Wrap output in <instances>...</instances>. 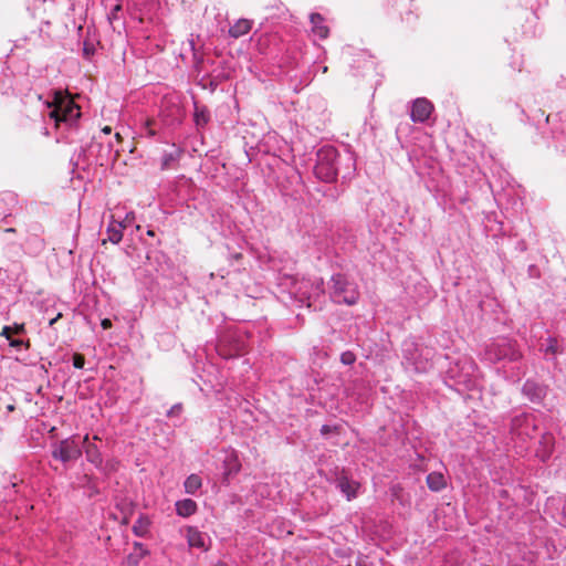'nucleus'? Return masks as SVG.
Returning <instances> with one entry per match:
<instances>
[{"label": "nucleus", "mask_w": 566, "mask_h": 566, "mask_svg": "<svg viewBox=\"0 0 566 566\" xmlns=\"http://www.w3.org/2000/svg\"><path fill=\"white\" fill-rule=\"evenodd\" d=\"M281 285L286 289L291 298L301 305L317 308L316 303L321 305V300L325 295L324 280L318 276L305 277L286 275L283 277Z\"/></svg>", "instance_id": "f257e3e1"}, {"label": "nucleus", "mask_w": 566, "mask_h": 566, "mask_svg": "<svg viewBox=\"0 0 566 566\" xmlns=\"http://www.w3.org/2000/svg\"><path fill=\"white\" fill-rule=\"evenodd\" d=\"M50 108L49 117L54 120L59 127L61 123L72 127L81 117L80 106L70 97L67 92L55 90L52 92V99L44 102Z\"/></svg>", "instance_id": "f03ea898"}, {"label": "nucleus", "mask_w": 566, "mask_h": 566, "mask_svg": "<svg viewBox=\"0 0 566 566\" xmlns=\"http://www.w3.org/2000/svg\"><path fill=\"white\" fill-rule=\"evenodd\" d=\"M482 359L491 364L518 363L523 359V353L516 340L499 337L485 344Z\"/></svg>", "instance_id": "7ed1b4c3"}, {"label": "nucleus", "mask_w": 566, "mask_h": 566, "mask_svg": "<svg viewBox=\"0 0 566 566\" xmlns=\"http://www.w3.org/2000/svg\"><path fill=\"white\" fill-rule=\"evenodd\" d=\"M478 365L472 358H460L447 370V378L452 381L450 387H454L459 392L473 390L478 385Z\"/></svg>", "instance_id": "20e7f679"}, {"label": "nucleus", "mask_w": 566, "mask_h": 566, "mask_svg": "<svg viewBox=\"0 0 566 566\" xmlns=\"http://www.w3.org/2000/svg\"><path fill=\"white\" fill-rule=\"evenodd\" d=\"M328 290L329 298L337 304L352 306L359 300L357 284L342 273L332 275Z\"/></svg>", "instance_id": "39448f33"}, {"label": "nucleus", "mask_w": 566, "mask_h": 566, "mask_svg": "<svg viewBox=\"0 0 566 566\" xmlns=\"http://www.w3.org/2000/svg\"><path fill=\"white\" fill-rule=\"evenodd\" d=\"M402 355L406 365L417 373H426L432 367V349L413 340H405Z\"/></svg>", "instance_id": "423d86ee"}, {"label": "nucleus", "mask_w": 566, "mask_h": 566, "mask_svg": "<svg viewBox=\"0 0 566 566\" xmlns=\"http://www.w3.org/2000/svg\"><path fill=\"white\" fill-rule=\"evenodd\" d=\"M339 154L333 146H324L317 151L315 176L325 182H333L338 175Z\"/></svg>", "instance_id": "0eeeda50"}, {"label": "nucleus", "mask_w": 566, "mask_h": 566, "mask_svg": "<svg viewBox=\"0 0 566 566\" xmlns=\"http://www.w3.org/2000/svg\"><path fill=\"white\" fill-rule=\"evenodd\" d=\"M245 350L244 338L233 332L224 333L217 344L218 354L228 359L242 354Z\"/></svg>", "instance_id": "6e6552de"}, {"label": "nucleus", "mask_w": 566, "mask_h": 566, "mask_svg": "<svg viewBox=\"0 0 566 566\" xmlns=\"http://www.w3.org/2000/svg\"><path fill=\"white\" fill-rule=\"evenodd\" d=\"M537 430V421L535 416L530 413H521L515 416L511 421V434L522 440L531 439Z\"/></svg>", "instance_id": "1a4fd4ad"}, {"label": "nucleus", "mask_w": 566, "mask_h": 566, "mask_svg": "<svg viewBox=\"0 0 566 566\" xmlns=\"http://www.w3.org/2000/svg\"><path fill=\"white\" fill-rule=\"evenodd\" d=\"M82 450L74 438H67L53 444L52 457L63 463L77 460Z\"/></svg>", "instance_id": "9d476101"}, {"label": "nucleus", "mask_w": 566, "mask_h": 566, "mask_svg": "<svg viewBox=\"0 0 566 566\" xmlns=\"http://www.w3.org/2000/svg\"><path fill=\"white\" fill-rule=\"evenodd\" d=\"M159 116L166 126L180 124L184 117V109L175 97H165L160 105Z\"/></svg>", "instance_id": "9b49d317"}, {"label": "nucleus", "mask_w": 566, "mask_h": 566, "mask_svg": "<svg viewBox=\"0 0 566 566\" xmlns=\"http://www.w3.org/2000/svg\"><path fill=\"white\" fill-rule=\"evenodd\" d=\"M335 484L348 501L357 497L360 483L353 480L345 470L336 474Z\"/></svg>", "instance_id": "f8f14e48"}, {"label": "nucleus", "mask_w": 566, "mask_h": 566, "mask_svg": "<svg viewBox=\"0 0 566 566\" xmlns=\"http://www.w3.org/2000/svg\"><path fill=\"white\" fill-rule=\"evenodd\" d=\"M28 237L25 243L31 245L35 252H41L45 248V241L43 239L44 228L38 221H32L28 224Z\"/></svg>", "instance_id": "ddd939ff"}, {"label": "nucleus", "mask_w": 566, "mask_h": 566, "mask_svg": "<svg viewBox=\"0 0 566 566\" xmlns=\"http://www.w3.org/2000/svg\"><path fill=\"white\" fill-rule=\"evenodd\" d=\"M99 440L98 436H93V441L90 440L88 434L83 438V449L85 452L86 460L92 463L95 468L102 469L103 457L99 448L95 441Z\"/></svg>", "instance_id": "4468645a"}, {"label": "nucleus", "mask_w": 566, "mask_h": 566, "mask_svg": "<svg viewBox=\"0 0 566 566\" xmlns=\"http://www.w3.org/2000/svg\"><path fill=\"white\" fill-rule=\"evenodd\" d=\"M522 392L532 402L539 403L546 397L547 388L533 379H527L522 387Z\"/></svg>", "instance_id": "2eb2a0df"}, {"label": "nucleus", "mask_w": 566, "mask_h": 566, "mask_svg": "<svg viewBox=\"0 0 566 566\" xmlns=\"http://www.w3.org/2000/svg\"><path fill=\"white\" fill-rule=\"evenodd\" d=\"M433 109L432 104L426 98H417L411 107L410 117L415 123L426 122Z\"/></svg>", "instance_id": "dca6fc26"}, {"label": "nucleus", "mask_w": 566, "mask_h": 566, "mask_svg": "<svg viewBox=\"0 0 566 566\" xmlns=\"http://www.w3.org/2000/svg\"><path fill=\"white\" fill-rule=\"evenodd\" d=\"M555 438L551 432H544L538 442L536 449V457L542 461L546 462L554 451Z\"/></svg>", "instance_id": "f3484780"}, {"label": "nucleus", "mask_w": 566, "mask_h": 566, "mask_svg": "<svg viewBox=\"0 0 566 566\" xmlns=\"http://www.w3.org/2000/svg\"><path fill=\"white\" fill-rule=\"evenodd\" d=\"M188 545L190 547L199 548L201 551H208L207 546V539L208 536L200 532L197 527L189 526L187 527V535H186Z\"/></svg>", "instance_id": "a211bd4d"}, {"label": "nucleus", "mask_w": 566, "mask_h": 566, "mask_svg": "<svg viewBox=\"0 0 566 566\" xmlns=\"http://www.w3.org/2000/svg\"><path fill=\"white\" fill-rule=\"evenodd\" d=\"M182 149L175 147L171 151H165L161 157V170L175 169L181 158Z\"/></svg>", "instance_id": "6ab92c4d"}, {"label": "nucleus", "mask_w": 566, "mask_h": 566, "mask_svg": "<svg viewBox=\"0 0 566 566\" xmlns=\"http://www.w3.org/2000/svg\"><path fill=\"white\" fill-rule=\"evenodd\" d=\"M539 350L544 353L546 357L555 359L558 354L562 353V348L558 345L556 337L549 336L541 345Z\"/></svg>", "instance_id": "aec40b11"}, {"label": "nucleus", "mask_w": 566, "mask_h": 566, "mask_svg": "<svg viewBox=\"0 0 566 566\" xmlns=\"http://www.w3.org/2000/svg\"><path fill=\"white\" fill-rule=\"evenodd\" d=\"M197 503L191 499H184L176 502V512L179 516L188 517L197 512Z\"/></svg>", "instance_id": "412c9836"}, {"label": "nucleus", "mask_w": 566, "mask_h": 566, "mask_svg": "<svg viewBox=\"0 0 566 566\" xmlns=\"http://www.w3.org/2000/svg\"><path fill=\"white\" fill-rule=\"evenodd\" d=\"M312 30L321 39L328 35V28L324 25V18L319 13H312L311 17Z\"/></svg>", "instance_id": "4be33fe9"}, {"label": "nucleus", "mask_w": 566, "mask_h": 566, "mask_svg": "<svg viewBox=\"0 0 566 566\" xmlns=\"http://www.w3.org/2000/svg\"><path fill=\"white\" fill-rule=\"evenodd\" d=\"M427 485L433 492H439L446 488L444 475L440 472H431L427 475Z\"/></svg>", "instance_id": "5701e85b"}, {"label": "nucleus", "mask_w": 566, "mask_h": 566, "mask_svg": "<svg viewBox=\"0 0 566 566\" xmlns=\"http://www.w3.org/2000/svg\"><path fill=\"white\" fill-rule=\"evenodd\" d=\"M252 28V24L247 19L238 20L232 27L229 29L230 36L238 39L240 36L245 35Z\"/></svg>", "instance_id": "b1692460"}, {"label": "nucleus", "mask_w": 566, "mask_h": 566, "mask_svg": "<svg viewBox=\"0 0 566 566\" xmlns=\"http://www.w3.org/2000/svg\"><path fill=\"white\" fill-rule=\"evenodd\" d=\"M150 520L146 515H140L133 525V533L138 537H146L149 533Z\"/></svg>", "instance_id": "393cba45"}, {"label": "nucleus", "mask_w": 566, "mask_h": 566, "mask_svg": "<svg viewBox=\"0 0 566 566\" xmlns=\"http://www.w3.org/2000/svg\"><path fill=\"white\" fill-rule=\"evenodd\" d=\"M123 228L122 223L112 222L107 228V240L114 244H117L123 239Z\"/></svg>", "instance_id": "a878e982"}, {"label": "nucleus", "mask_w": 566, "mask_h": 566, "mask_svg": "<svg viewBox=\"0 0 566 566\" xmlns=\"http://www.w3.org/2000/svg\"><path fill=\"white\" fill-rule=\"evenodd\" d=\"M210 119L209 111L202 106H198L195 104V113H193V120L197 127H203L208 124Z\"/></svg>", "instance_id": "bb28decb"}, {"label": "nucleus", "mask_w": 566, "mask_h": 566, "mask_svg": "<svg viewBox=\"0 0 566 566\" xmlns=\"http://www.w3.org/2000/svg\"><path fill=\"white\" fill-rule=\"evenodd\" d=\"M202 481L201 478L197 474L189 475L185 483V491L188 494H195L201 488Z\"/></svg>", "instance_id": "cd10ccee"}, {"label": "nucleus", "mask_w": 566, "mask_h": 566, "mask_svg": "<svg viewBox=\"0 0 566 566\" xmlns=\"http://www.w3.org/2000/svg\"><path fill=\"white\" fill-rule=\"evenodd\" d=\"M156 122L154 119H147L144 124L143 132L149 136L154 137L157 134V130L155 129Z\"/></svg>", "instance_id": "c85d7f7f"}, {"label": "nucleus", "mask_w": 566, "mask_h": 566, "mask_svg": "<svg viewBox=\"0 0 566 566\" xmlns=\"http://www.w3.org/2000/svg\"><path fill=\"white\" fill-rule=\"evenodd\" d=\"M340 361L344 365L350 366L356 361V355L350 350H346V352L342 353Z\"/></svg>", "instance_id": "c756f323"}, {"label": "nucleus", "mask_w": 566, "mask_h": 566, "mask_svg": "<svg viewBox=\"0 0 566 566\" xmlns=\"http://www.w3.org/2000/svg\"><path fill=\"white\" fill-rule=\"evenodd\" d=\"M134 548L136 551L134 555L138 556L139 558H144L149 554V551L139 542L134 543Z\"/></svg>", "instance_id": "7c9ffc66"}, {"label": "nucleus", "mask_w": 566, "mask_h": 566, "mask_svg": "<svg viewBox=\"0 0 566 566\" xmlns=\"http://www.w3.org/2000/svg\"><path fill=\"white\" fill-rule=\"evenodd\" d=\"M85 365V357L82 354L73 355V366L77 369H82Z\"/></svg>", "instance_id": "2f4dec72"}, {"label": "nucleus", "mask_w": 566, "mask_h": 566, "mask_svg": "<svg viewBox=\"0 0 566 566\" xmlns=\"http://www.w3.org/2000/svg\"><path fill=\"white\" fill-rule=\"evenodd\" d=\"M94 52H95L94 45L90 44L88 42H84L83 55L86 59H90L94 54Z\"/></svg>", "instance_id": "473e14b6"}, {"label": "nucleus", "mask_w": 566, "mask_h": 566, "mask_svg": "<svg viewBox=\"0 0 566 566\" xmlns=\"http://www.w3.org/2000/svg\"><path fill=\"white\" fill-rule=\"evenodd\" d=\"M142 558H139L138 556L134 555V554H130L127 556L126 558V564L125 566H138L139 562H140Z\"/></svg>", "instance_id": "72a5a7b5"}, {"label": "nucleus", "mask_w": 566, "mask_h": 566, "mask_svg": "<svg viewBox=\"0 0 566 566\" xmlns=\"http://www.w3.org/2000/svg\"><path fill=\"white\" fill-rule=\"evenodd\" d=\"M182 410V406L181 403H176L167 412V416L168 417H174V416H178Z\"/></svg>", "instance_id": "f704fd0d"}, {"label": "nucleus", "mask_w": 566, "mask_h": 566, "mask_svg": "<svg viewBox=\"0 0 566 566\" xmlns=\"http://www.w3.org/2000/svg\"><path fill=\"white\" fill-rule=\"evenodd\" d=\"M122 10V4H116L114 6V8L111 10V12L108 13V20L109 21H113V20H116L118 18V12Z\"/></svg>", "instance_id": "c9c22d12"}, {"label": "nucleus", "mask_w": 566, "mask_h": 566, "mask_svg": "<svg viewBox=\"0 0 566 566\" xmlns=\"http://www.w3.org/2000/svg\"><path fill=\"white\" fill-rule=\"evenodd\" d=\"M84 480H85L84 486H87V488L92 489V492H94V493L98 492L97 489L95 488V484L93 483V478L92 476L85 474L84 475Z\"/></svg>", "instance_id": "e433bc0d"}, {"label": "nucleus", "mask_w": 566, "mask_h": 566, "mask_svg": "<svg viewBox=\"0 0 566 566\" xmlns=\"http://www.w3.org/2000/svg\"><path fill=\"white\" fill-rule=\"evenodd\" d=\"M9 345H10L11 347L17 348V349H20L22 346H28V344H25V343H24V340H22V339H15V338H11V339L9 340Z\"/></svg>", "instance_id": "4c0bfd02"}, {"label": "nucleus", "mask_w": 566, "mask_h": 566, "mask_svg": "<svg viewBox=\"0 0 566 566\" xmlns=\"http://www.w3.org/2000/svg\"><path fill=\"white\" fill-rule=\"evenodd\" d=\"M1 335L4 336L8 340H10L12 337V327L11 326H4L2 328Z\"/></svg>", "instance_id": "58836bf2"}, {"label": "nucleus", "mask_w": 566, "mask_h": 566, "mask_svg": "<svg viewBox=\"0 0 566 566\" xmlns=\"http://www.w3.org/2000/svg\"><path fill=\"white\" fill-rule=\"evenodd\" d=\"M101 326L103 327V329H108L112 327V321L109 318H104L101 322Z\"/></svg>", "instance_id": "ea45409f"}, {"label": "nucleus", "mask_w": 566, "mask_h": 566, "mask_svg": "<svg viewBox=\"0 0 566 566\" xmlns=\"http://www.w3.org/2000/svg\"><path fill=\"white\" fill-rule=\"evenodd\" d=\"M24 332V326L23 325H18L15 324L13 327H12V333L14 334H21Z\"/></svg>", "instance_id": "a19ab883"}, {"label": "nucleus", "mask_w": 566, "mask_h": 566, "mask_svg": "<svg viewBox=\"0 0 566 566\" xmlns=\"http://www.w3.org/2000/svg\"><path fill=\"white\" fill-rule=\"evenodd\" d=\"M329 431H331V428H329V426H327V424H324V426L322 427V429H321V432H322L323 434H327Z\"/></svg>", "instance_id": "79ce46f5"}, {"label": "nucleus", "mask_w": 566, "mask_h": 566, "mask_svg": "<svg viewBox=\"0 0 566 566\" xmlns=\"http://www.w3.org/2000/svg\"><path fill=\"white\" fill-rule=\"evenodd\" d=\"M102 132H103L104 134L108 135V134H111L112 128H111L109 126H105V127L102 129Z\"/></svg>", "instance_id": "37998d69"}, {"label": "nucleus", "mask_w": 566, "mask_h": 566, "mask_svg": "<svg viewBox=\"0 0 566 566\" xmlns=\"http://www.w3.org/2000/svg\"><path fill=\"white\" fill-rule=\"evenodd\" d=\"M232 470H233L234 472H238V471L240 470V464H239L237 461H235V463H234V467H233V468H231V470H230V471H232Z\"/></svg>", "instance_id": "c03bdc74"}, {"label": "nucleus", "mask_w": 566, "mask_h": 566, "mask_svg": "<svg viewBox=\"0 0 566 566\" xmlns=\"http://www.w3.org/2000/svg\"><path fill=\"white\" fill-rule=\"evenodd\" d=\"M4 232H7V233H15V232H17V230H15L14 228H7V229L4 230Z\"/></svg>", "instance_id": "a18cd8bd"}, {"label": "nucleus", "mask_w": 566, "mask_h": 566, "mask_svg": "<svg viewBox=\"0 0 566 566\" xmlns=\"http://www.w3.org/2000/svg\"><path fill=\"white\" fill-rule=\"evenodd\" d=\"M212 566H228L224 562H217L216 564H213Z\"/></svg>", "instance_id": "49530a36"}, {"label": "nucleus", "mask_w": 566, "mask_h": 566, "mask_svg": "<svg viewBox=\"0 0 566 566\" xmlns=\"http://www.w3.org/2000/svg\"><path fill=\"white\" fill-rule=\"evenodd\" d=\"M60 317H61V314H59L55 318H52L50 321V325H53Z\"/></svg>", "instance_id": "de8ad7c7"}, {"label": "nucleus", "mask_w": 566, "mask_h": 566, "mask_svg": "<svg viewBox=\"0 0 566 566\" xmlns=\"http://www.w3.org/2000/svg\"><path fill=\"white\" fill-rule=\"evenodd\" d=\"M7 409H8V411H13L14 410V406L13 405H8Z\"/></svg>", "instance_id": "09e8293b"}, {"label": "nucleus", "mask_w": 566, "mask_h": 566, "mask_svg": "<svg viewBox=\"0 0 566 566\" xmlns=\"http://www.w3.org/2000/svg\"><path fill=\"white\" fill-rule=\"evenodd\" d=\"M147 234L150 235V237H154L155 235V232L153 230H148L147 231Z\"/></svg>", "instance_id": "8fccbe9b"}, {"label": "nucleus", "mask_w": 566, "mask_h": 566, "mask_svg": "<svg viewBox=\"0 0 566 566\" xmlns=\"http://www.w3.org/2000/svg\"><path fill=\"white\" fill-rule=\"evenodd\" d=\"M107 467H109V469H113V465H109V463H106V467H104V468L102 467L101 470H107Z\"/></svg>", "instance_id": "3c124183"}, {"label": "nucleus", "mask_w": 566, "mask_h": 566, "mask_svg": "<svg viewBox=\"0 0 566 566\" xmlns=\"http://www.w3.org/2000/svg\"><path fill=\"white\" fill-rule=\"evenodd\" d=\"M107 467H109V469H113V465H109V463H106V467H104V468L102 467L101 470H107Z\"/></svg>", "instance_id": "603ef678"}, {"label": "nucleus", "mask_w": 566, "mask_h": 566, "mask_svg": "<svg viewBox=\"0 0 566 566\" xmlns=\"http://www.w3.org/2000/svg\"><path fill=\"white\" fill-rule=\"evenodd\" d=\"M107 467H109V469H113V465H109V463H106V467H104V468L102 467L101 470H107Z\"/></svg>", "instance_id": "864d4df0"}, {"label": "nucleus", "mask_w": 566, "mask_h": 566, "mask_svg": "<svg viewBox=\"0 0 566 566\" xmlns=\"http://www.w3.org/2000/svg\"><path fill=\"white\" fill-rule=\"evenodd\" d=\"M115 138H116L117 140H120V139H122L120 134H119V133H116V134H115Z\"/></svg>", "instance_id": "5fc2aeb1"}, {"label": "nucleus", "mask_w": 566, "mask_h": 566, "mask_svg": "<svg viewBox=\"0 0 566 566\" xmlns=\"http://www.w3.org/2000/svg\"><path fill=\"white\" fill-rule=\"evenodd\" d=\"M356 566H365V564L363 562H357Z\"/></svg>", "instance_id": "6e6d98bb"}]
</instances>
